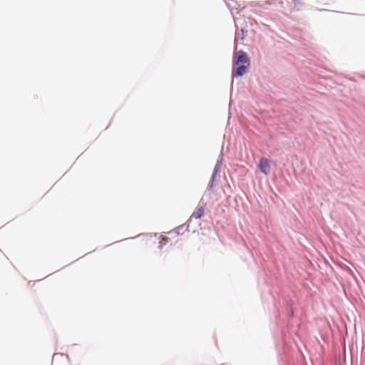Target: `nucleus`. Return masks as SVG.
<instances>
[{"mask_svg":"<svg viewBox=\"0 0 365 365\" xmlns=\"http://www.w3.org/2000/svg\"><path fill=\"white\" fill-rule=\"evenodd\" d=\"M236 65L237 66L235 73L236 76H242L246 73L247 68L250 65V61L245 52H238Z\"/></svg>","mask_w":365,"mask_h":365,"instance_id":"1","label":"nucleus"},{"mask_svg":"<svg viewBox=\"0 0 365 365\" xmlns=\"http://www.w3.org/2000/svg\"><path fill=\"white\" fill-rule=\"evenodd\" d=\"M258 167L262 173L268 175L270 171L269 160L265 158H261Z\"/></svg>","mask_w":365,"mask_h":365,"instance_id":"2","label":"nucleus"},{"mask_svg":"<svg viewBox=\"0 0 365 365\" xmlns=\"http://www.w3.org/2000/svg\"><path fill=\"white\" fill-rule=\"evenodd\" d=\"M205 212V205H200L197 207L196 210L192 214V217L195 219L200 218Z\"/></svg>","mask_w":365,"mask_h":365,"instance_id":"3","label":"nucleus"},{"mask_svg":"<svg viewBox=\"0 0 365 365\" xmlns=\"http://www.w3.org/2000/svg\"><path fill=\"white\" fill-rule=\"evenodd\" d=\"M58 356V354H54L53 355V361L54 360V359Z\"/></svg>","mask_w":365,"mask_h":365,"instance_id":"4","label":"nucleus"},{"mask_svg":"<svg viewBox=\"0 0 365 365\" xmlns=\"http://www.w3.org/2000/svg\"><path fill=\"white\" fill-rule=\"evenodd\" d=\"M163 240L167 241V239L165 237H163Z\"/></svg>","mask_w":365,"mask_h":365,"instance_id":"5","label":"nucleus"}]
</instances>
